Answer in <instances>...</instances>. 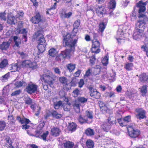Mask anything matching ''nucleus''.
<instances>
[{"instance_id":"27","label":"nucleus","mask_w":148,"mask_h":148,"mask_svg":"<svg viewBox=\"0 0 148 148\" xmlns=\"http://www.w3.org/2000/svg\"><path fill=\"white\" fill-rule=\"evenodd\" d=\"M10 68L12 72L18 71L20 69V67L18 66L17 63H14L11 64Z\"/></svg>"},{"instance_id":"39","label":"nucleus","mask_w":148,"mask_h":148,"mask_svg":"<svg viewBox=\"0 0 148 148\" xmlns=\"http://www.w3.org/2000/svg\"><path fill=\"white\" fill-rule=\"evenodd\" d=\"M78 121L79 122L81 123H87V119L85 116L82 117L81 115H79Z\"/></svg>"},{"instance_id":"29","label":"nucleus","mask_w":148,"mask_h":148,"mask_svg":"<svg viewBox=\"0 0 148 148\" xmlns=\"http://www.w3.org/2000/svg\"><path fill=\"white\" fill-rule=\"evenodd\" d=\"M5 140V146L8 148H10L12 146V141L11 139L9 137L7 136Z\"/></svg>"},{"instance_id":"48","label":"nucleus","mask_w":148,"mask_h":148,"mask_svg":"<svg viewBox=\"0 0 148 148\" xmlns=\"http://www.w3.org/2000/svg\"><path fill=\"white\" fill-rule=\"evenodd\" d=\"M113 10L112 9L108 7L106 9H105V14H110V15H112Z\"/></svg>"},{"instance_id":"24","label":"nucleus","mask_w":148,"mask_h":148,"mask_svg":"<svg viewBox=\"0 0 148 148\" xmlns=\"http://www.w3.org/2000/svg\"><path fill=\"white\" fill-rule=\"evenodd\" d=\"M16 32L18 33H22L23 34V36L24 40L26 41L27 34V32L26 31L25 29H23L21 30L20 28H18L16 29Z\"/></svg>"},{"instance_id":"11","label":"nucleus","mask_w":148,"mask_h":148,"mask_svg":"<svg viewBox=\"0 0 148 148\" xmlns=\"http://www.w3.org/2000/svg\"><path fill=\"white\" fill-rule=\"evenodd\" d=\"M63 43L66 46L71 47V48L69 49H66L64 51H62L60 54V56H62L63 58H65L67 57L69 58L70 56H71L74 52L75 45L73 47H69L66 45L65 43H64V42Z\"/></svg>"},{"instance_id":"13","label":"nucleus","mask_w":148,"mask_h":148,"mask_svg":"<svg viewBox=\"0 0 148 148\" xmlns=\"http://www.w3.org/2000/svg\"><path fill=\"white\" fill-rule=\"evenodd\" d=\"M127 128L129 135L131 137L136 138L140 134V132L139 130L134 129L131 127Z\"/></svg>"},{"instance_id":"30","label":"nucleus","mask_w":148,"mask_h":148,"mask_svg":"<svg viewBox=\"0 0 148 148\" xmlns=\"http://www.w3.org/2000/svg\"><path fill=\"white\" fill-rule=\"evenodd\" d=\"M133 66V64L132 63L127 62L124 65V68L127 70L130 71L132 70Z\"/></svg>"},{"instance_id":"9","label":"nucleus","mask_w":148,"mask_h":148,"mask_svg":"<svg viewBox=\"0 0 148 148\" xmlns=\"http://www.w3.org/2000/svg\"><path fill=\"white\" fill-rule=\"evenodd\" d=\"M38 86L32 82L28 84L26 88V91L29 94H31L38 92Z\"/></svg>"},{"instance_id":"12","label":"nucleus","mask_w":148,"mask_h":148,"mask_svg":"<svg viewBox=\"0 0 148 148\" xmlns=\"http://www.w3.org/2000/svg\"><path fill=\"white\" fill-rule=\"evenodd\" d=\"M16 119L17 120L21 123H25V125L22 126V128L23 129L27 130L29 128V126L27 125V124L30 122L29 119L25 118H21L19 116H18Z\"/></svg>"},{"instance_id":"55","label":"nucleus","mask_w":148,"mask_h":148,"mask_svg":"<svg viewBox=\"0 0 148 148\" xmlns=\"http://www.w3.org/2000/svg\"><path fill=\"white\" fill-rule=\"evenodd\" d=\"M105 27L106 25L103 23L102 22L100 23L99 25V30L103 32L105 29Z\"/></svg>"},{"instance_id":"57","label":"nucleus","mask_w":148,"mask_h":148,"mask_svg":"<svg viewBox=\"0 0 148 148\" xmlns=\"http://www.w3.org/2000/svg\"><path fill=\"white\" fill-rule=\"evenodd\" d=\"M48 134L49 132L48 131H47L44 133L42 135L40 136L44 140L46 141V137Z\"/></svg>"},{"instance_id":"2","label":"nucleus","mask_w":148,"mask_h":148,"mask_svg":"<svg viewBox=\"0 0 148 148\" xmlns=\"http://www.w3.org/2000/svg\"><path fill=\"white\" fill-rule=\"evenodd\" d=\"M79 24V21H75L73 25L74 28L71 34H67L65 36H64V42L66 45L69 47H73L77 43L78 37L76 35V34L77 29Z\"/></svg>"},{"instance_id":"34","label":"nucleus","mask_w":148,"mask_h":148,"mask_svg":"<svg viewBox=\"0 0 148 148\" xmlns=\"http://www.w3.org/2000/svg\"><path fill=\"white\" fill-rule=\"evenodd\" d=\"M74 108L77 113H79L80 112L79 104L77 102V101H75L74 103L73 104Z\"/></svg>"},{"instance_id":"47","label":"nucleus","mask_w":148,"mask_h":148,"mask_svg":"<svg viewBox=\"0 0 148 148\" xmlns=\"http://www.w3.org/2000/svg\"><path fill=\"white\" fill-rule=\"evenodd\" d=\"M24 101L25 103L26 104L30 105L32 103V99L29 97H24Z\"/></svg>"},{"instance_id":"8","label":"nucleus","mask_w":148,"mask_h":148,"mask_svg":"<svg viewBox=\"0 0 148 148\" xmlns=\"http://www.w3.org/2000/svg\"><path fill=\"white\" fill-rule=\"evenodd\" d=\"M97 36L96 34H94V38L92 41V44L91 49L92 53H99L100 51V49H99L100 43L96 38V37Z\"/></svg>"},{"instance_id":"22","label":"nucleus","mask_w":148,"mask_h":148,"mask_svg":"<svg viewBox=\"0 0 148 148\" xmlns=\"http://www.w3.org/2000/svg\"><path fill=\"white\" fill-rule=\"evenodd\" d=\"M15 19L11 14H8V23L10 24H15Z\"/></svg>"},{"instance_id":"37","label":"nucleus","mask_w":148,"mask_h":148,"mask_svg":"<svg viewBox=\"0 0 148 148\" xmlns=\"http://www.w3.org/2000/svg\"><path fill=\"white\" fill-rule=\"evenodd\" d=\"M64 146L65 148H72L74 146V143L71 142L67 141L64 143Z\"/></svg>"},{"instance_id":"5","label":"nucleus","mask_w":148,"mask_h":148,"mask_svg":"<svg viewBox=\"0 0 148 148\" xmlns=\"http://www.w3.org/2000/svg\"><path fill=\"white\" fill-rule=\"evenodd\" d=\"M45 71L47 72L45 73V71L44 72L45 74L41 77L40 79L42 82H44L48 84L50 87H52L53 84V81L56 77L55 75L50 71L46 70Z\"/></svg>"},{"instance_id":"60","label":"nucleus","mask_w":148,"mask_h":148,"mask_svg":"<svg viewBox=\"0 0 148 148\" xmlns=\"http://www.w3.org/2000/svg\"><path fill=\"white\" fill-rule=\"evenodd\" d=\"M123 119L127 124V123L131 121V116L129 115L127 116Z\"/></svg>"},{"instance_id":"56","label":"nucleus","mask_w":148,"mask_h":148,"mask_svg":"<svg viewBox=\"0 0 148 148\" xmlns=\"http://www.w3.org/2000/svg\"><path fill=\"white\" fill-rule=\"evenodd\" d=\"M130 17L132 21H134L136 19V13L134 12H133L131 14Z\"/></svg>"},{"instance_id":"58","label":"nucleus","mask_w":148,"mask_h":148,"mask_svg":"<svg viewBox=\"0 0 148 148\" xmlns=\"http://www.w3.org/2000/svg\"><path fill=\"white\" fill-rule=\"evenodd\" d=\"M5 11L4 12L0 13V18L1 20L5 21L6 20V13Z\"/></svg>"},{"instance_id":"43","label":"nucleus","mask_w":148,"mask_h":148,"mask_svg":"<svg viewBox=\"0 0 148 148\" xmlns=\"http://www.w3.org/2000/svg\"><path fill=\"white\" fill-rule=\"evenodd\" d=\"M86 145L89 148H92L94 146V143L91 140H88L86 142Z\"/></svg>"},{"instance_id":"1","label":"nucleus","mask_w":148,"mask_h":148,"mask_svg":"<svg viewBox=\"0 0 148 148\" xmlns=\"http://www.w3.org/2000/svg\"><path fill=\"white\" fill-rule=\"evenodd\" d=\"M147 3V2L143 3L142 1H140L136 5V7L139 8L138 17L140 19L136 23L135 28H143L144 29L146 23L148 22V18L143 14L146 10L145 6Z\"/></svg>"},{"instance_id":"4","label":"nucleus","mask_w":148,"mask_h":148,"mask_svg":"<svg viewBox=\"0 0 148 148\" xmlns=\"http://www.w3.org/2000/svg\"><path fill=\"white\" fill-rule=\"evenodd\" d=\"M131 28V24L128 22H126L124 25L119 26L116 36V38L119 43H121L122 40H125V33Z\"/></svg>"},{"instance_id":"33","label":"nucleus","mask_w":148,"mask_h":148,"mask_svg":"<svg viewBox=\"0 0 148 148\" xmlns=\"http://www.w3.org/2000/svg\"><path fill=\"white\" fill-rule=\"evenodd\" d=\"M45 125V123L43 122L41 123L39 125L38 127H41V129L40 130H37L36 131L35 136L36 137H39L40 134L42 133V129Z\"/></svg>"},{"instance_id":"3","label":"nucleus","mask_w":148,"mask_h":148,"mask_svg":"<svg viewBox=\"0 0 148 148\" xmlns=\"http://www.w3.org/2000/svg\"><path fill=\"white\" fill-rule=\"evenodd\" d=\"M42 33V31H38L34 35V38L36 39L38 43V48L39 52L37 53H34V56H35V58H39V54L42 53L45 50L46 43Z\"/></svg>"},{"instance_id":"63","label":"nucleus","mask_w":148,"mask_h":148,"mask_svg":"<svg viewBox=\"0 0 148 148\" xmlns=\"http://www.w3.org/2000/svg\"><path fill=\"white\" fill-rule=\"evenodd\" d=\"M141 49L143 51L146 52V55L148 57V48L147 47L145 46H143L141 47Z\"/></svg>"},{"instance_id":"49","label":"nucleus","mask_w":148,"mask_h":148,"mask_svg":"<svg viewBox=\"0 0 148 148\" xmlns=\"http://www.w3.org/2000/svg\"><path fill=\"white\" fill-rule=\"evenodd\" d=\"M63 103L62 101H59L55 103L54 105V108L55 109H58L60 106H62Z\"/></svg>"},{"instance_id":"54","label":"nucleus","mask_w":148,"mask_h":148,"mask_svg":"<svg viewBox=\"0 0 148 148\" xmlns=\"http://www.w3.org/2000/svg\"><path fill=\"white\" fill-rule=\"evenodd\" d=\"M6 124L5 122L3 121H0V130H3Z\"/></svg>"},{"instance_id":"6","label":"nucleus","mask_w":148,"mask_h":148,"mask_svg":"<svg viewBox=\"0 0 148 148\" xmlns=\"http://www.w3.org/2000/svg\"><path fill=\"white\" fill-rule=\"evenodd\" d=\"M13 38L15 43V45L18 47L21 43V40L17 36H14L12 37V38L9 39L8 41L3 42L0 45V49L2 50H6L9 47Z\"/></svg>"},{"instance_id":"45","label":"nucleus","mask_w":148,"mask_h":148,"mask_svg":"<svg viewBox=\"0 0 148 148\" xmlns=\"http://www.w3.org/2000/svg\"><path fill=\"white\" fill-rule=\"evenodd\" d=\"M52 114L54 117L57 119H60L62 117L61 114L58 113L56 111H53L52 113Z\"/></svg>"},{"instance_id":"31","label":"nucleus","mask_w":148,"mask_h":148,"mask_svg":"<svg viewBox=\"0 0 148 148\" xmlns=\"http://www.w3.org/2000/svg\"><path fill=\"white\" fill-rule=\"evenodd\" d=\"M77 126V125L75 123L72 122L69 123L68 128L69 130L74 132L76 130Z\"/></svg>"},{"instance_id":"26","label":"nucleus","mask_w":148,"mask_h":148,"mask_svg":"<svg viewBox=\"0 0 148 148\" xmlns=\"http://www.w3.org/2000/svg\"><path fill=\"white\" fill-rule=\"evenodd\" d=\"M8 99V98L6 96L3 95L2 96H0V103L8 106L7 105H6Z\"/></svg>"},{"instance_id":"16","label":"nucleus","mask_w":148,"mask_h":148,"mask_svg":"<svg viewBox=\"0 0 148 148\" xmlns=\"http://www.w3.org/2000/svg\"><path fill=\"white\" fill-rule=\"evenodd\" d=\"M41 20V17L39 12L36 13L35 16L32 17L30 19L32 22L35 24L38 23Z\"/></svg>"},{"instance_id":"38","label":"nucleus","mask_w":148,"mask_h":148,"mask_svg":"<svg viewBox=\"0 0 148 148\" xmlns=\"http://www.w3.org/2000/svg\"><path fill=\"white\" fill-rule=\"evenodd\" d=\"M66 67L70 72H72L75 69V65L74 64H69L66 65Z\"/></svg>"},{"instance_id":"14","label":"nucleus","mask_w":148,"mask_h":148,"mask_svg":"<svg viewBox=\"0 0 148 148\" xmlns=\"http://www.w3.org/2000/svg\"><path fill=\"white\" fill-rule=\"evenodd\" d=\"M136 116L138 119H141L146 118V112L142 108L136 109Z\"/></svg>"},{"instance_id":"21","label":"nucleus","mask_w":148,"mask_h":148,"mask_svg":"<svg viewBox=\"0 0 148 148\" xmlns=\"http://www.w3.org/2000/svg\"><path fill=\"white\" fill-rule=\"evenodd\" d=\"M99 106L101 110L104 111V112L108 113L110 110L108 109L106 105L102 101H99Z\"/></svg>"},{"instance_id":"53","label":"nucleus","mask_w":148,"mask_h":148,"mask_svg":"<svg viewBox=\"0 0 148 148\" xmlns=\"http://www.w3.org/2000/svg\"><path fill=\"white\" fill-rule=\"evenodd\" d=\"M147 86H143L141 89V91L143 95H145L147 92Z\"/></svg>"},{"instance_id":"40","label":"nucleus","mask_w":148,"mask_h":148,"mask_svg":"<svg viewBox=\"0 0 148 148\" xmlns=\"http://www.w3.org/2000/svg\"><path fill=\"white\" fill-rule=\"evenodd\" d=\"M101 68V67L100 65H97L93 70L94 74L95 75L98 74L100 71Z\"/></svg>"},{"instance_id":"28","label":"nucleus","mask_w":148,"mask_h":148,"mask_svg":"<svg viewBox=\"0 0 148 148\" xmlns=\"http://www.w3.org/2000/svg\"><path fill=\"white\" fill-rule=\"evenodd\" d=\"M139 80L144 82L148 80V75L145 73H143L139 76Z\"/></svg>"},{"instance_id":"52","label":"nucleus","mask_w":148,"mask_h":148,"mask_svg":"<svg viewBox=\"0 0 148 148\" xmlns=\"http://www.w3.org/2000/svg\"><path fill=\"white\" fill-rule=\"evenodd\" d=\"M78 101L82 103H84L86 102L87 101V99L84 97H79L78 98Z\"/></svg>"},{"instance_id":"7","label":"nucleus","mask_w":148,"mask_h":148,"mask_svg":"<svg viewBox=\"0 0 148 148\" xmlns=\"http://www.w3.org/2000/svg\"><path fill=\"white\" fill-rule=\"evenodd\" d=\"M112 117H109L107 121L103 122L101 125V129L104 131L108 132L111 128V125L112 124L115 123V120H113Z\"/></svg>"},{"instance_id":"20","label":"nucleus","mask_w":148,"mask_h":148,"mask_svg":"<svg viewBox=\"0 0 148 148\" xmlns=\"http://www.w3.org/2000/svg\"><path fill=\"white\" fill-rule=\"evenodd\" d=\"M60 132V130L57 127H53L51 129V134L52 135L54 136H58Z\"/></svg>"},{"instance_id":"15","label":"nucleus","mask_w":148,"mask_h":148,"mask_svg":"<svg viewBox=\"0 0 148 148\" xmlns=\"http://www.w3.org/2000/svg\"><path fill=\"white\" fill-rule=\"evenodd\" d=\"M143 30L135 28L134 32L133 38L136 40L140 39L142 37Z\"/></svg>"},{"instance_id":"23","label":"nucleus","mask_w":148,"mask_h":148,"mask_svg":"<svg viewBox=\"0 0 148 148\" xmlns=\"http://www.w3.org/2000/svg\"><path fill=\"white\" fill-rule=\"evenodd\" d=\"M125 93L130 99H134L137 97V94L135 92H133L127 90Z\"/></svg>"},{"instance_id":"42","label":"nucleus","mask_w":148,"mask_h":148,"mask_svg":"<svg viewBox=\"0 0 148 148\" xmlns=\"http://www.w3.org/2000/svg\"><path fill=\"white\" fill-rule=\"evenodd\" d=\"M59 80L60 82L62 84L63 86L67 85V80L66 78L63 77H60Z\"/></svg>"},{"instance_id":"51","label":"nucleus","mask_w":148,"mask_h":148,"mask_svg":"<svg viewBox=\"0 0 148 148\" xmlns=\"http://www.w3.org/2000/svg\"><path fill=\"white\" fill-rule=\"evenodd\" d=\"M24 13L23 12L21 11H18L17 15L16 16V18H18L19 20H21L23 17Z\"/></svg>"},{"instance_id":"64","label":"nucleus","mask_w":148,"mask_h":148,"mask_svg":"<svg viewBox=\"0 0 148 148\" xmlns=\"http://www.w3.org/2000/svg\"><path fill=\"white\" fill-rule=\"evenodd\" d=\"M21 91L20 90H16L15 91L12 92L11 94V95L12 96L18 95L20 93Z\"/></svg>"},{"instance_id":"17","label":"nucleus","mask_w":148,"mask_h":148,"mask_svg":"<svg viewBox=\"0 0 148 148\" xmlns=\"http://www.w3.org/2000/svg\"><path fill=\"white\" fill-rule=\"evenodd\" d=\"M85 117L87 120V123H91L93 120V114L92 111L90 110H87L85 113Z\"/></svg>"},{"instance_id":"62","label":"nucleus","mask_w":148,"mask_h":148,"mask_svg":"<svg viewBox=\"0 0 148 148\" xmlns=\"http://www.w3.org/2000/svg\"><path fill=\"white\" fill-rule=\"evenodd\" d=\"M90 62L92 65L94 63L95 61V56L94 55L92 56L91 57H90Z\"/></svg>"},{"instance_id":"61","label":"nucleus","mask_w":148,"mask_h":148,"mask_svg":"<svg viewBox=\"0 0 148 148\" xmlns=\"http://www.w3.org/2000/svg\"><path fill=\"white\" fill-rule=\"evenodd\" d=\"M56 3H54V5L53 7L51 8L50 9H49L47 11L46 13L47 14H51L50 13V12H51V11L53 9L54 10L56 8Z\"/></svg>"},{"instance_id":"18","label":"nucleus","mask_w":148,"mask_h":148,"mask_svg":"<svg viewBox=\"0 0 148 148\" xmlns=\"http://www.w3.org/2000/svg\"><path fill=\"white\" fill-rule=\"evenodd\" d=\"M90 94L91 97L96 99H99L100 97V93L96 89L90 88Z\"/></svg>"},{"instance_id":"50","label":"nucleus","mask_w":148,"mask_h":148,"mask_svg":"<svg viewBox=\"0 0 148 148\" xmlns=\"http://www.w3.org/2000/svg\"><path fill=\"white\" fill-rule=\"evenodd\" d=\"M118 121L120 125L122 126H126L127 125L126 123L123 120V119H118Z\"/></svg>"},{"instance_id":"10","label":"nucleus","mask_w":148,"mask_h":148,"mask_svg":"<svg viewBox=\"0 0 148 148\" xmlns=\"http://www.w3.org/2000/svg\"><path fill=\"white\" fill-rule=\"evenodd\" d=\"M22 65L28 68H31L32 69H35L37 68V65L35 62L29 60L23 61L22 63Z\"/></svg>"},{"instance_id":"32","label":"nucleus","mask_w":148,"mask_h":148,"mask_svg":"<svg viewBox=\"0 0 148 148\" xmlns=\"http://www.w3.org/2000/svg\"><path fill=\"white\" fill-rule=\"evenodd\" d=\"M26 83L23 81L16 82L14 84L15 86L17 88H19L23 86H26Z\"/></svg>"},{"instance_id":"36","label":"nucleus","mask_w":148,"mask_h":148,"mask_svg":"<svg viewBox=\"0 0 148 148\" xmlns=\"http://www.w3.org/2000/svg\"><path fill=\"white\" fill-rule=\"evenodd\" d=\"M116 3L114 0H111L109 3L108 7L114 10L115 8Z\"/></svg>"},{"instance_id":"35","label":"nucleus","mask_w":148,"mask_h":148,"mask_svg":"<svg viewBox=\"0 0 148 148\" xmlns=\"http://www.w3.org/2000/svg\"><path fill=\"white\" fill-rule=\"evenodd\" d=\"M8 64V61L5 59L2 60L0 63V68L3 69Z\"/></svg>"},{"instance_id":"19","label":"nucleus","mask_w":148,"mask_h":148,"mask_svg":"<svg viewBox=\"0 0 148 148\" xmlns=\"http://www.w3.org/2000/svg\"><path fill=\"white\" fill-rule=\"evenodd\" d=\"M96 11L97 14L100 17H102L105 12L104 7L102 6L98 7Z\"/></svg>"},{"instance_id":"25","label":"nucleus","mask_w":148,"mask_h":148,"mask_svg":"<svg viewBox=\"0 0 148 148\" xmlns=\"http://www.w3.org/2000/svg\"><path fill=\"white\" fill-rule=\"evenodd\" d=\"M58 53V51L54 48H52L49 51V55L52 57L56 56Z\"/></svg>"},{"instance_id":"44","label":"nucleus","mask_w":148,"mask_h":148,"mask_svg":"<svg viewBox=\"0 0 148 148\" xmlns=\"http://www.w3.org/2000/svg\"><path fill=\"white\" fill-rule=\"evenodd\" d=\"M86 133L87 135L90 136L93 135L94 134V130L90 128H88L86 130Z\"/></svg>"},{"instance_id":"46","label":"nucleus","mask_w":148,"mask_h":148,"mask_svg":"<svg viewBox=\"0 0 148 148\" xmlns=\"http://www.w3.org/2000/svg\"><path fill=\"white\" fill-rule=\"evenodd\" d=\"M10 76V73H8L4 75L1 77V79L3 82L6 81L7 80L8 78Z\"/></svg>"},{"instance_id":"59","label":"nucleus","mask_w":148,"mask_h":148,"mask_svg":"<svg viewBox=\"0 0 148 148\" xmlns=\"http://www.w3.org/2000/svg\"><path fill=\"white\" fill-rule=\"evenodd\" d=\"M79 94V91L77 89H75L73 92V96L74 97H76L78 96Z\"/></svg>"},{"instance_id":"41","label":"nucleus","mask_w":148,"mask_h":148,"mask_svg":"<svg viewBox=\"0 0 148 148\" xmlns=\"http://www.w3.org/2000/svg\"><path fill=\"white\" fill-rule=\"evenodd\" d=\"M108 56H105L102 59L101 62L102 64L104 66H106L108 64Z\"/></svg>"}]
</instances>
